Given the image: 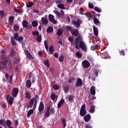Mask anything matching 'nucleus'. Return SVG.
Returning <instances> with one entry per match:
<instances>
[{"label":"nucleus","instance_id":"1","mask_svg":"<svg viewBox=\"0 0 128 128\" xmlns=\"http://www.w3.org/2000/svg\"><path fill=\"white\" fill-rule=\"evenodd\" d=\"M66 30H68V32H70L72 36H76L74 41V44H75V48L76 50H80V48L84 52H86L88 49L86 48V43L82 40V37L80 35L78 34H80L78 32V30L77 28H74L72 26H66Z\"/></svg>","mask_w":128,"mask_h":128},{"label":"nucleus","instance_id":"2","mask_svg":"<svg viewBox=\"0 0 128 128\" xmlns=\"http://www.w3.org/2000/svg\"><path fill=\"white\" fill-rule=\"evenodd\" d=\"M72 24L75 26L76 28H78L80 26L81 24H82V20L76 18L75 20H72Z\"/></svg>","mask_w":128,"mask_h":128},{"label":"nucleus","instance_id":"3","mask_svg":"<svg viewBox=\"0 0 128 128\" xmlns=\"http://www.w3.org/2000/svg\"><path fill=\"white\" fill-rule=\"evenodd\" d=\"M8 64V60H2L0 62V70H8V68L6 64Z\"/></svg>","mask_w":128,"mask_h":128},{"label":"nucleus","instance_id":"4","mask_svg":"<svg viewBox=\"0 0 128 128\" xmlns=\"http://www.w3.org/2000/svg\"><path fill=\"white\" fill-rule=\"evenodd\" d=\"M18 92H20L18 88L14 87L12 90L11 95L13 98H16V96H18Z\"/></svg>","mask_w":128,"mask_h":128},{"label":"nucleus","instance_id":"5","mask_svg":"<svg viewBox=\"0 0 128 128\" xmlns=\"http://www.w3.org/2000/svg\"><path fill=\"white\" fill-rule=\"evenodd\" d=\"M14 98L13 96H10V94H7L6 96V100L10 106H12L14 104Z\"/></svg>","mask_w":128,"mask_h":128},{"label":"nucleus","instance_id":"6","mask_svg":"<svg viewBox=\"0 0 128 128\" xmlns=\"http://www.w3.org/2000/svg\"><path fill=\"white\" fill-rule=\"evenodd\" d=\"M48 18L50 22H52V24H56L57 22L56 20H54V16L52 14H50L48 16Z\"/></svg>","mask_w":128,"mask_h":128},{"label":"nucleus","instance_id":"7","mask_svg":"<svg viewBox=\"0 0 128 128\" xmlns=\"http://www.w3.org/2000/svg\"><path fill=\"white\" fill-rule=\"evenodd\" d=\"M82 80L80 78H76V82L75 84L76 88H80L82 86Z\"/></svg>","mask_w":128,"mask_h":128},{"label":"nucleus","instance_id":"8","mask_svg":"<svg viewBox=\"0 0 128 128\" xmlns=\"http://www.w3.org/2000/svg\"><path fill=\"white\" fill-rule=\"evenodd\" d=\"M90 63L88 61L86 60H84L82 61V66H83L84 68H90Z\"/></svg>","mask_w":128,"mask_h":128},{"label":"nucleus","instance_id":"9","mask_svg":"<svg viewBox=\"0 0 128 128\" xmlns=\"http://www.w3.org/2000/svg\"><path fill=\"white\" fill-rule=\"evenodd\" d=\"M7 68H9L10 70H12L14 68V66H12V63L10 60H7Z\"/></svg>","mask_w":128,"mask_h":128},{"label":"nucleus","instance_id":"10","mask_svg":"<svg viewBox=\"0 0 128 128\" xmlns=\"http://www.w3.org/2000/svg\"><path fill=\"white\" fill-rule=\"evenodd\" d=\"M24 52L25 54H26L28 58H30V60H34V56H32V54H30V52H28V50H26Z\"/></svg>","mask_w":128,"mask_h":128},{"label":"nucleus","instance_id":"11","mask_svg":"<svg viewBox=\"0 0 128 128\" xmlns=\"http://www.w3.org/2000/svg\"><path fill=\"white\" fill-rule=\"evenodd\" d=\"M58 96L54 93L50 95V98L53 100V102H56V100H58Z\"/></svg>","mask_w":128,"mask_h":128},{"label":"nucleus","instance_id":"12","mask_svg":"<svg viewBox=\"0 0 128 128\" xmlns=\"http://www.w3.org/2000/svg\"><path fill=\"white\" fill-rule=\"evenodd\" d=\"M90 118H92V116L90 114H87L84 116V120L86 122H90Z\"/></svg>","mask_w":128,"mask_h":128},{"label":"nucleus","instance_id":"13","mask_svg":"<svg viewBox=\"0 0 128 128\" xmlns=\"http://www.w3.org/2000/svg\"><path fill=\"white\" fill-rule=\"evenodd\" d=\"M44 109V102H40V103L39 107H38V112H42Z\"/></svg>","mask_w":128,"mask_h":128},{"label":"nucleus","instance_id":"14","mask_svg":"<svg viewBox=\"0 0 128 128\" xmlns=\"http://www.w3.org/2000/svg\"><path fill=\"white\" fill-rule=\"evenodd\" d=\"M50 106H48L46 108V110L45 112V116L46 118H48L50 116Z\"/></svg>","mask_w":128,"mask_h":128},{"label":"nucleus","instance_id":"15","mask_svg":"<svg viewBox=\"0 0 128 128\" xmlns=\"http://www.w3.org/2000/svg\"><path fill=\"white\" fill-rule=\"evenodd\" d=\"M41 22L42 24H44V26H46L48 24V18H42Z\"/></svg>","mask_w":128,"mask_h":128},{"label":"nucleus","instance_id":"16","mask_svg":"<svg viewBox=\"0 0 128 128\" xmlns=\"http://www.w3.org/2000/svg\"><path fill=\"white\" fill-rule=\"evenodd\" d=\"M93 30H94V36H98V27H96V26H94Z\"/></svg>","mask_w":128,"mask_h":128},{"label":"nucleus","instance_id":"17","mask_svg":"<svg viewBox=\"0 0 128 128\" xmlns=\"http://www.w3.org/2000/svg\"><path fill=\"white\" fill-rule=\"evenodd\" d=\"M0 126H4V128H6V120H0Z\"/></svg>","mask_w":128,"mask_h":128},{"label":"nucleus","instance_id":"18","mask_svg":"<svg viewBox=\"0 0 128 128\" xmlns=\"http://www.w3.org/2000/svg\"><path fill=\"white\" fill-rule=\"evenodd\" d=\"M47 34H52V32H54V28L52 26H48L46 30Z\"/></svg>","mask_w":128,"mask_h":128},{"label":"nucleus","instance_id":"19","mask_svg":"<svg viewBox=\"0 0 128 128\" xmlns=\"http://www.w3.org/2000/svg\"><path fill=\"white\" fill-rule=\"evenodd\" d=\"M90 92L91 94L94 96L96 94V87L92 86L90 89Z\"/></svg>","mask_w":128,"mask_h":128},{"label":"nucleus","instance_id":"20","mask_svg":"<svg viewBox=\"0 0 128 128\" xmlns=\"http://www.w3.org/2000/svg\"><path fill=\"white\" fill-rule=\"evenodd\" d=\"M64 104V100L61 99L58 104V108H62V106Z\"/></svg>","mask_w":128,"mask_h":128},{"label":"nucleus","instance_id":"21","mask_svg":"<svg viewBox=\"0 0 128 128\" xmlns=\"http://www.w3.org/2000/svg\"><path fill=\"white\" fill-rule=\"evenodd\" d=\"M34 2H28L26 3V8H32V6H34Z\"/></svg>","mask_w":128,"mask_h":128},{"label":"nucleus","instance_id":"22","mask_svg":"<svg viewBox=\"0 0 128 128\" xmlns=\"http://www.w3.org/2000/svg\"><path fill=\"white\" fill-rule=\"evenodd\" d=\"M80 116H86L88 113L86 112V110H80Z\"/></svg>","mask_w":128,"mask_h":128},{"label":"nucleus","instance_id":"23","mask_svg":"<svg viewBox=\"0 0 128 128\" xmlns=\"http://www.w3.org/2000/svg\"><path fill=\"white\" fill-rule=\"evenodd\" d=\"M49 52L50 54H52L54 52V46L51 45L49 48Z\"/></svg>","mask_w":128,"mask_h":128},{"label":"nucleus","instance_id":"24","mask_svg":"<svg viewBox=\"0 0 128 128\" xmlns=\"http://www.w3.org/2000/svg\"><path fill=\"white\" fill-rule=\"evenodd\" d=\"M32 114H34V109L30 110L27 113V118H30Z\"/></svg>","mask_w":128,"mask_h":128},{"label":"nucleus","instance_id":"25","mask_svg":"<svg viewBox=\"0 0 128 128\" xmlns=\"http://www.w3.org/2000/svg\"><path fill=\"white\" fill-rule=\"evenodd\" d=\"M14 10L15 12H16V14H22V11L20 9H18L16 8H14Z\"/></svg>","mask_w":128,"mask_h":128},{"label":"nucleus","instance_id":"26","mask_svg":"<svg viewBox=\"0 0 128 128\" xmlns=\"http://www.w3.org/2000/svg\"><path fill=\"white\" fill-rule=\"evenodd\" d=\"M26 88H30L32 86V82H30V80H27L26 81Z\"/></svg>","mask_w":128,"mask_h":128},{"label":"nucleus","instance_id":"27","mask_svg":"<svg viewBox=\"0 0 128 128\" xmlns=\"http://www.w3.org/2000/svg\"><path fill=\"white\" fill-rule=\"evenodd\" d=\"M5 124L6 126H12V121H10V120H8L5 122Z\"/></svg>","mask_w":128,"mask_h":128},{"label":"nucleus","instance_id":"28","mask_svg":"<svg viewBox=\"0 0 128 128\" xmlns=\"http://www.w3.org/2000/svg\"><path fill=\"white\" fill-rule=\"evenodd\" d=\"M94 16V22L95 24H100V20L96 17L95 16Z\"/></svg>","mask_w":128,"mask_h":128},{"label":"nucleus","instance_id":"29","mask_svg":"<svg viewBox=\"0 0 128 128\" xmlns=\"http://www.w3.org/2000/svg\"><path fill=\"white\" fill-rule=\"evenodd\" d=\"M61 122L64 126V128H65L66 126V119H64V118H62L61 120Z\"/></svg>","mask_w":128,"mask_h":128},{"label":"nucleus","instance_id":"30","mask_svg":"<svg viewBox=\"0 0 128 128\" xmlns=\"http://www.w3.org/2000/svg\"><path fill=\"white\" fill-rule=\"evenodd\" d=\"M22 26L23 28H26L28 26V21L26 20H24L22 22Z\"/></svg>","mask_w":128,"mask_h":128},{"label":"nucleus","instance_id":"31","mask_svg":"<svg viewBox=\"0 0 128 128\" xmlns=\"http://www.w3.org/2000/svg\"><path fill=\"white\" fill-rule=\"evenodd\" d=\"M68 88H70V86L68 84H66V86H64L63 87V90L64 92H68Z\"/></svg>","mask_w":128,"mask_h":128},{"label":"nucleus","instance_id":"32","mask_svg":"<svg viewBox=\"0 0 128 128\" xmlns=\"http://www.w3.org/2000/svg\"><path fill=\"white\" fill-rule=\"evenodd\" d=\"M56 34H58V36H62V30L58 29L57 30Z\"/></svg>","mask_w":128,"mask_h":128},{"label":"nucleus","instance_id":"33","mask_svg":"<svg viewBox=\"0 0 128 128\" xmlns=\"http://www.w3.org/2000/svg\"><path fill=\"white\" fill-rule=\"evenodd\" d=\"M50 114H52V115L56 113V112L54 110V107H50Z\"/></svg>","mask_w":128,"mask_h":128},{"label":"nucleus","instance_id":"34","mask_svg":"<svg viewBox=\"0 0 128 128\" xmlns=\"http://www.w3.org/2000/svg\"><path fill=\"white\" fill-rule=\"evenodd\" d=\"M32 34L34 36H40V33L38 32V31H32Z\"/></svg>","mask_w":128,"mask_h":128},{"label":"nucleus","instance_id":"35","mask_svg":"<svg viewBox=\"0 0 128 128\" xmlns=\"http://www.w3.org/2000/svg\"><path fill=\"white\" fill-rule=\"evenodd\" d=\"M38 21H36V20L32 21V26L34 28H36V26H38Z\"/></svg>","mask_w":128,"mask_h":128},{"label":"nucleus","instance_id":"36","mask_svg":"<svg viewBox=\"0 0 128 128\" xmlns=\"http://www.w3.org/2000/svg\"><path fill=\"white\" fill-rule=\"evenodd\" d=\"M68 100L70 102H72L74 100V96L70 95L68 97Z\"/></svg>","mask_w":128,"mask_h":128},{"label":"nucleus","instance_id":"37","mask_svg":"<svg viewBox=\"0 0 128 128\" xmlns=\"http://www.w3.org/2000/svg\"><path fill=\"white\" fill-rule=\"evenodd\" d=\"M44 64H45L46 68H50V61H48V60H45L44 61Z\"/></svg>","mask_w":128,"mask_h":128},{"label":"nucleus","instance_id":"38","mask_svg":"<svg viewBox=\"0 0 128 128\" xmlns=\"http://www.w3.org/2000/svg\"><path fill=\"white\" fill-rule=\"evenodd\" d=\"M13 28L14 30V32H18V30H20V26H18V25L16 24H14Z\"/></svg>","mask_w":128,"mask_h":128},{"label":"nucleus","instance_id":"39","mask_svg":"<svg viewBox=\"0 0 128 128\" xmlns=\"http://www.w3.org/2000/svg\"><path fill=\"white\" fill-rule=\"evenodd\" d=\"M64 60V56L61 55L58 58V61L60 62H62Z\"/></svg>","mask_w":128,"mask_h":128},{"label":"nucleus","instance_id":"40","mask_svg":"<svg viewBox=\"0 0 128 128\" xmlns=\"http://www.w3.org/2000/svg\"><path fill=\"white\" fill-rule=\"evenodd\" d=\"M58 8L62 10H64V5L62 4H58Z\"/></svg>","mask_w":128,"mask_h":128},{"label":"nucleus","instance_id":"41","mask_svg":"<svg viewBox=\"0 0 128 128\" xmlns=\"http://www.w3.org/2000/svg\"><path fill=\"white\" fill-rule=\"evenodd\" d=\"M14 54H16V50L12 49L10 52V56L12 58H14Z\"/></svg>","mask_w":128,"mask_h":128},{"label":"nucleus","instance_id":"42","mask_svg":"<svg viewBox=\"0 0 128 128\" xmlns=\"http://www.w3.org/2000/svg\"><path fill=\"white\" fill-rule=\"evenodd\" d=\"M95 108H96V106H92L90 107V112L91 114H94V112Z\"/></svg>","mask_w":128,"mask_h":128},{"label":"nucleus","instance_id":"43","mask_svg":"<svg viewBox=\"0 0 128 128\" xmlns=\"http://www.w3.org/2000/svg\"><path fill=\"white\" fill-rule=\"evenodd\" d=\"M14 16L9 17L8 21L10 24H12V22H14Z\"/></svg>","mask_w":128,"mask_h":128},{"label":"nucleus","instance_id":"44","mask_svg":"<svg viewBox=\"0 0 128 128\" xmlns=\"http://www.w3.org/2000/svg\"><path fill=\"white\" fill-rule=\"evenodd\" d=\"M54 12L56 14L58 18H60V11L58 10H54Z\"/></svg>","mask_w":128,"mask_h":128},{"label":"nucleus","instance_id":"45","mask_svg":"<svg viewBox=\"0 0 128 128\" xmlns=\"http://www.w3.org/2000/svg\"><path fill=\"white\" fill-rule=\"evenodd\" d=\"M10 39L12 46H16V40H14V37L12 36Z\"/></svg>","mask_w":128,"mask_h":128},{"label":"nucleus","instance_id":"46","mask_svg":"<svg viewBox=\"0 0 128 128\" xmlns=\"http://www.w3.org/2000/svg\"><path fill=\"white\" fill-rule=\"evenodd\" d=\"M34 102H35L34 97H33L30 100L29 104L30 106H33L34 105Z\"/></svg>","mask_w":128,"mask_h":128},{"label":"nucleus","instance_id":"47","mask_svg":"<svg viewBox=\"0 0 128 128\" xmlns=\"http://www.w3.org/2000/svg\"><path fill=\"white\" fill-rule=\"evenodd\" d=\"M44 46L46 50H48V41H46V40H45L44 41Z\"/></svg>","mask_w":128,"mask_h":128},{"label":"nucleus","instance_id":"48","mask_svg":"<svg viewBox=\"0 0 128 128\" xmlns=\"http://www.w3.org/2000/svg\"><path fill=\"white\" fill-rule=\"evenodd\" d=\"M36 40L38 42H42V36L38 35L37 36Z\"/></svg>","mask_w":128,"mask_h":128},{"label":"nucleus","instance_id":"49","mask_svg":"<svg viewBox=\"0 0 128 128\" xmlns=\"http://www.w3.org/2000/svg\"><path fill=\"white\" fill-rule=\"evenodd\" d=\"M19 42H20L21 44H22V40H24V37L22 36H20V37H18V40H17Z\"/></svg>","mask_w":128,"mask_h":128},{"label":"nucleus","instance_id":"50","mask_svg":"<svg viewBox=\"0 0 128 128\" xmlns=\"http://www.w3.org/2000/svg\"><path fill=\"white\" fill-rule=\"evenodd\" d=\"M76 56H78V58H80L82 57V53L78 51L76 54Z\"/></svg>","mask_w":128,"mask_h":128},{"label":"nucleus","instance_id":"51","mask_svg":"<svg viewBox=\"0 0 128 128\" xmlns=\"http://www.w3.org/2000/svg\"><path fill=\"white\" fill-rule=\"evenodd\" d=\"M68 40L70 42V44H74V38L72 37V36H70L68 38Z\"/></svg>","mask_w":128,"mask_h":128},{"label":"nucleus","instance_id":"52","mask_svg":"<svg viewBox=\"0 0 128 128\" xmlns=\"http://www.w3.org/2000/svg\"><path fill=\"white\" fill-rule=\"evenodd\" d=\"M52 88L56 90H60V86L58 84L53 85Z\"/></svg>","mask_w":128,"mask_h":128},{"label":"nucleus","instance_id":"53","mask_svg":"<svg viewBox=\"0 0 128 128\" xmlns=\"http://www.w3.org/2000/svg\"><path fill=\"white\" fill-rule=\"evenodd\" d=\"M4 14H6V12L4 10H0V16L1 18H4Z\"/></svg>","mask_w":128,"mask_h":128},{"label":"nucleus","instance_id":"54","mask_svg":"<svg viewBox=\"0 0 128 128\" xmlns=\"http://www.w3.org/2000/svg\"><path fill=\"white\" fill-rule=\"evenodd\" d=\"M85 16H86L88 18H92V14L90 12H87L84 14Z\"/></svg>","mask_w":128,"mask_h":128},{"label":"nucleus","instance_id":"55","mask_svg":"<svg viewBox=\"0 0 128 128\" xmlns=\"http://www.w3.org/2000/svg\"><path fill=\"white\" fill-rule=\"evenodd\" d=\"M94 10L96 12H102V10L100 8H99L96 7V6L94 7Z\"/></svg>","mask_w":128,"mask_h":128},{"label":"nucleus","instance_id":"56","mask_svg":"<svg viewBox=\"0 0 128 128\" xmlns=\"http://www.w3.org/2000/svg\"><path fill=\"white\" fill-rule=\"evenodd\" d=\"M74 78L72 76H70V78L68 80L69 84H72V82H74Z\"/></svg>","mask_w":128,"mask_h":128},{"label":"nucleus","instance_id":"57","mask_svg":"<svg viewBox=\"0 0 128 128\" xmlns=\"http://www.w3.org/2000/svg\"><path fill=\"white\" fill-rule=\"evenodd\" d=\"M18 34L16 33L14 34V40H18Z\"/></svg>","mask_w":128,"mask_h":128},{"label":"nucleus","instance_id":"58","mask_svg":"<svg viewBox=\"0 0 128 128\" xmlns=\"http://www.w3.org/2000/svg\"><path fill=\"white\" fill-rule=\"evenodd\" d=\"M26 98H28V100H30V93L28 92H26Z\"/></svg>","mask_w":128,"mask_h":128},{"label":"nucleus","instance_id":"59","mask_svg":"<svg viewBox=\"0 0 128 128\" xmlns=\"http://www.w3.org/2000/svg\"><path fill=\"white\" fill-rule=\"evenodd\" d=\"M14 124H15V125H14L15 128H18V126H20L18 124V120H16L14 121Z\"/></svg>","mask_w":128,"mask_h":128},{"label":"nucleus","instance_id":"60","mask_svg":"<svg viewBox=\"0 0 128 128\" xmlns=\"http://www.w3.org/2000/svg\"><path fill=\"white\" fill-rule=\"evenodd\" d=\"M80 110H86V104H83Z\"/></svg>","mask_w":128,"mask_h":128},{"label":"nucleus","instance_id":"61","mask_svg":"<svg viewBox=\"0 0 128 128\" xmlns=\"http://www.w3.org/2000/svg\"><path fill=\"white\" fill-rule=\"evenodd\" d=\"M88 60L89 62H94V59H92V58L90 56H88L87 57Z\"/></svg>","mask_w":128,"mask_h":128},{"label":"nucleus","instance_id":"62","mask_svg":"<svg viewBox=\"0 0 128 128\" xmlns=\"http://www.w3.org/2000/svg\"><path fill=\"white\" fill-rule=\"evenodd\" d=\"M120 56H125V54H124V50H121L120 51Z\"/></svg>","mask_w":128,"mask_h":128},{"label":"nucleus","instance_id":"63","mask_svg":"<svg viewBox=\"0 0 128 128\" xmlns=\"http://www.w3.org/2000/svg\"><path fill=\"white\" fill-rule=\"evenodd\" d=\"M6 56L5 54H2L1 60H8L6 59Z\"/></svg>","mask_w":128,"mask_h":128},{"label":"nucleus","instance_id":"64","mask_svg":"<svg viewBox=\"0 0 128 128\" xmlns=\"http://www.w3.org/2000/svg\"><path fill=\"white\" fill-rule=\"evenodd\" d=\"M80 14H81L84 15V10L83 8H80Z\"/></svg>","mask_w":128,"mask_h":128}]
</instances>
